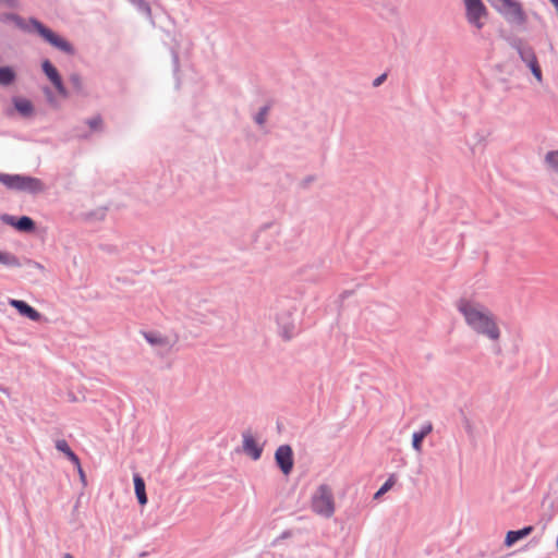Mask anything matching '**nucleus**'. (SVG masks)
<instances>
[{
	"label": "nucleus",
	"mask_w": 558,
	"mask_h": 558,
	"mask_svg": "<svg viewBox=\"0 0 558 558\" xmlns=\"http://www.w3.org/2000/svg\"><path fill=\"white\" fill-rule=\"evenodd\" d=\"M0 20L2 22H13L19 28L26 33H37L45 41L66 54L72 56L75 53V49L70 41L59 36L36 17H29L28 23H26L24 19L16 13H4L0 16Z\"/></svg>",
	"instance_id": "nucleus-1"
},
{
	"label": "nucleus",
	"mask_w": 558,
	"mask_h": 558,
	"mask_svg": "<svg viewBox=\"0 0 558 558\" xmlns=\"http://www.w3.org/2000/svg\"><path fill=\"white\" fill-rule=\"evenodd\" d=\"M0 183L8 190L25 192L31 195H38L46 191V185L40 179L26 174L0 172Z\"/></svg>",
	"instance_id": "nucleus-2"
},
{
	"label": "nucleus",
	"mask_w": 558,
	"mask_h": 558,
	"mask_svg": "<svg viewBox=\"0 0 558 558\" xmlns=\"http://www.w3.org/2000/svg\"><path fill=\"white\" fill-rule=\"evenodd\" d=\"M489 4L505 19V21L514 26L522 27L527 22L522 3L519 0H487Z\"/></svg>",
	"instance_id": "nucleus-3"
},
{
	"label": "nucleus",
	"mask_w": 558,
	"mask_h": 558,
	"mask_svg": "<svg viewBox=\"0 0 558 558\" xmlns=\"http://www.w3.org/2000/svg\"><path fill=\"white\" fill-rule=\"evenodd\" d=\"M311 508L314 513L324 518H330L335 513V497L330 486L322 484L313 493Z\"/></svg>",
	"instance_id": "nucleus-4"
},
{
	"label": "nucleus",
	"mask_w": 558,
	"mask_h": 558,
	"mask_svg": "<svg viewBox=\"0 0 558 558\" xmlns=\"http://www.w3.org/2000/svg\"><path fill=\"white\" fill-rule=\"evenodd\" d=\"M463 2L468 23L476 29H482L485 25L484 20L488 16L484 2L482 0H463Z\"/></svg>",
	"instance_id": "nucleus-5"
},
{
	"label": "nucleus",
	"mask_w": 558,
	"mask_h": 558,
	"mask_svg": "<svg viewBox=\"0 0 558 558\" xmlns=\"http://www.w3.org/2000/svg\"><path fill=\"white\" fill-rule=\"evenodd\" d=\"M470 327L477 333L496 340L499 337V329L492 316H466Z\"/></svg>",
	"instance_id": "nucleus-6"
},
{
	"label": "nucleus",
	"mask_w": 558,
	"mask_h": 558,
	"mask_svg": "<svg viewBox=\"0 0 558 558\" xmlns=\"http://www.w3.org/2000/svg\"><path fill=\"white\" fill-rule=\"evenodd\" d=\"M0 220L4 225H8L12 228H14L16 231L21 233H34L37 229L36 222L33 218L29 216H12L9 214H1Z\"/></svg>",
	"instance_id": "nucleus-7"
},
{
	"label": "nucleus",
	"mask_w": 558,
	"mask_h": 558,
	"mask_svg": "<svg viewBox=\"0 0 558 558\" xmlns=\"http://www.w3.org/2000/svg\"><path fill=\"white\" fill-rule=\"evenodd\" d=\"M41 70L44 72V74L47 76V78L51 82V84L54 86L56 90L58 92V94L63 97V98H66L69 97V90L66 89V87L64 86L63 84V81H62V77L59 73V71L57 70V68L51 63L50 60L48 59H45L43 62H41Z\"/></svg>",
	"instance_id": "nucleus-8"
},
{
	"label": "nucleus",
	"mask_w": 558,
	"mask_h": 558,
	"mask_svg": "<svg viewBox=\"0 0 558 558\" xmlns=\"http://www.w3.org/2000/svg\"><path fill=\"white\" fill-rule=\"evenodd\" d=\"M275 460L284 475L293 469V451L289 445L279 446L275 452Z\"/></svg>",
	"instance_id": "nucleus-9"
},
{
	"label": "nucleus",
	"mask_w": 558,
	"mask_h": 558,
	"mask_svg": "<svg viewBox=\"0 0 558 558\" xmlns=\"http://www.w3.org/2000/svg\"><path fill=\"white\" fill-rule=\"evenodd\" d=\"M7 305L14 307L19 314H39L34 307L25 301L15 300L5 295L0 296V311L5 312Z\"/></svg>",
	"instance_id": "nucleus-10"
},
{
	"label": "nucleus",
	"mask_w": 558,
	"mask_h": 558,
	"mask_svg": "<svg viewBox=\"0 0 558 558\" xmlns=\"http://www.w3.org/2000/svg\"><path fill=\"white\" fill-rule=\"evenodd\" d=\"M12 105L14 110L24 119L32 118L35 114V107L33 102L24 97L13 96Z\"/></svg>",
	"instance_id": "nucleus-11"
},
{
	"label": "nucleus",
	"mask_w": 558,
	"mask_h": 558,
	"mask_svg": "<svg viewBox=\"0 0 558 558\" xmlns=\"http://www.w3.org/2000/svg\"><path fill=\"white\" fill-rule=\"evenodd\" d=\"M460 314H490L487 307L483 304L477 303L468 299H460L457 304Z\"/></svg>",
	"instance_id": "nucleus-12"
},
{
	"label": "nucleus",
	"mask_w": 558,
	"mask_h": 558,
	"mask_svg": "<svg viewBox=\"0 0 558 558\" xmlns=\"http://www.w3.org/2000/svg\"><path fill=\"white\" fill-rule=\"evenodd\" d=\"M509 44L511 48L518 52L521 61L524 63L536 56L534 49L531 46L524 44L523 39L519 37L512 38Z\"/></svg>",
	"instance_id": "nucleus-13"
},
{
	"label": "nucleus",
	"mask_w": 558,
	"mask_h": 558,
	"mask_svg": "<svg viewBox=\"0 0 558 558\" xmlns=\"http://www.w3.org/2000/svg\"><path fill=\"white\" fill-rule=\"evenodd\" d=\"M243 451L253 460H258L262 456L263 448L251 433L243 434Z\"/></svg>",
	"instance_id": "nucleus-14"
},
{
	"label": "nucleus",
	"mask_w": 558,
	"mask_h": 558,
	"mask_svg": "<svg viewBox=\"0 0 558 558\" xmlns=\"http://www.w3.org/2000/svg\"><path fill=\"white\" fill-rule=\"evenodd\" d=\"M533 532V526L529 525L518 531H509L506 534L505 545L507 547L513 546L518 541L529 536Z\"/></svg>",
	"instance_id": "nucleus-15"
},
{
	"label": "nucleus",
	"mask_w": 558,
	"mask_h": 558,
	"mask_svg": "<svg viewBox=\"0 0 558 558\" xmlns=\"http://www.w3.org/2000/svg\"><path fill=\"white\" fill-rule=\"evenodd\" d=\"M17 74L13 66L1 65L0 66V86H11L16 82Z\"/></svg>",
	"instance_id": "nucleus-16"
},
{
	"label": "nucleus",
	"mask_w": 558,
	"mask_h": 558,
	"mask_svg": "<svg viewBox=\"0 0 558 558\" xmlns=\"http://www.w3.org/2000/svg\"><path fill=\"white\" fill-rule=\"evenodd\" d=\"M433 430L432 423H426L418 432H415L412 437L413 448L420 452L422 450V441L423 439L430 434Z\"/></svg>",
	"instance_id": "nucleus-17"
},
{
	"label": "nucleus",
	"mask_w": 558,
	"mask_h": 558,
	"mask_svg": "<svg viewBox=\"0 0 558 558\" xmlns=\"http://www.w3.org/2000/svg\"><path fill=\"white\" fill-rule=\"evenodd\" d=\"M134 489L140 505H146L147 495L145 490V483L144 480L138 474L134 475Z\"/></svg>",
	"instance_id": "nucleus-18"
},
{
	"label": "nucleus",
	"mask_w": 558,
	"mask_h": 558,
	"mask_svg": "<svg viewBox=\"0 0 558 558\" xmlns=\"http://www.w3.org/2000/svg\"><path fill=\"white\" fill-rule=\"evenodd\" d=\"M290 318L291 316H283V319L279 322V325L282 328L281 335L287 340L292 338L298 331L293 322Z\"/></svg>",
	"instance_id": "nucleus-19"
},
{
	"label": "nucleus",
	"mask_w": 558,
	"mask_h": 558,
	"mask_svg": "<svg viewBox=\"0 0 558 558\" xmlns=\"http://www.w3.org/2000/svg\"><path fill=\"white\" fill-rule=\"evenodd\" d=\"M56 448L63 452L74 465H78V457L72 451L64 439L57 440Z\"/></svg>",
	"instance_id": "nucleus-20"
},
{
	"label": "nucleus",
	"mask_w": 558,
	"mask_h": 558,
	"mask_svg": "<svg viewBox=\"0 0 558 558\" xmlns=\"http://www.w3.org/2000/svg\"><path fill=\"white\" fill-rule=\"evenodd\" d=\"M69 82L74 90V93L78 96H86V92L84 89L83 78L78 73H72L69 76Z\"/></svg>",
	"instance_id": "nucleus-21"
},
{
	"label": "nucleus",
	"mask_w": 558,
	"mask_h": 558,
	"mask_svg": "<svg viewBox=\"0 0 558 558\" xmlns=\"http://www.w3.org/2000/svg\"><path fill=\"white\" fill-rule=\"evenodd\" d=\"M128 1L131 4H133L140 13L144 14L154 24L151 9H150V5L148 2H146L145 0H128Z\"/></svg>",
	"instance_id": "nucleus-22"
},
{
	"label": "nucleus",
	"mask_w": 558,
	"mask_h": 558,
	"mask_svg": "<svg viewBox=\"0 0 558 558\" xmlns=\"http://www.w3.org/2000/svg\"><path fill=\"white\" fill-rule=\"evenodd\" d=\"M0 264L8 267H21L19 257L10 252L0 251Z\"/></svg>",
	"instance_id": "nucleus-23"
},
{
	"label": "nucleus",
	"mask_w": 558,
	"mask_h": 558,
	"mask_svg": "<svg viewBox=\"0 0 558 558\" xmlns=\"http://www.w3.org/2000/svg\"><path fill=\"white\" fill-rule=\"evenodd\" d=\"M525 65L530 69L535 80L541 83L543 81V72L538 64L537 57H533L530 61L525 63Z\"/></svg>",
	"instance_id": "nucleus-24"
},
{
	"label": "nucleus",
	"mask_w": 558,
	"mask_h": 558,
	"mask_svg": "<svg viewBox=\"0 0 558 558\" xmlns=\"http://www.w3.org/2000/svg\"><path fill=\"white\" fill-rule=\"evenodd\" d=\"M545 162L547 166L558 173V150H549L545 155Z\"/></svg>",
	"instance_id": "nucleus-25"
},
{
	"label": "nucleus",
	"mask_w": 558,
	"mask_h": 558,
	"mask_svg": "<svg viewBox=\"0 0 558 558\" xmlns=\"http://www.w3.org/2000/svg\"><path fill=\"white\" fill-rule=\"evenodd\" d=\"M271 106L269 104L259 108L257 113L254 116V121L258 125H263L266 122L267 116L270 111Z\"/></svg>",
	"instance_id": "nucleus-26"
},
{
	"label": "nucleus",
	"mask_w": 558,
	"mask_h": 558,
	"mask_svg": "<svg viewBox=\"0 0 558 558\" xmlns=\"http://www.w3.org/2000/svg\"><path fill=\"white\" fill-rule=\"evenodd\" d=\"M146 340L151 344H163L167 345L169 342L167 338L161 336H156L154 333H145Z\"/></svg>",
	"instance_id": "nucleus-27"
},
{
	"label": "nucleus",
	"mask_w": 558,
	"mask_h": 558,
	"mask_svg": "<svg viewBox=\"0 0 558 558\" xmlns=\"http://www.w3.org/2000/svg\"><path fill=\"white\" fill-rule=\"evenodd\" d=\"M86 124L94 131L102 126V118L98 114L86 120Z\"/></svg>",
	"instance_id": "nucleus-28"
},
{
	"label": "nucleus",
	"mask_w": 558,
	"mask_h": 558,
	"mask_svg": "<svg viewBox=\"0 0 558 558\" xmlns=\"http://www.w3.org/2000/svg\"><path fill=\"white\" fill-rule=\"evenodd\" d=\"M171 58H172L173 72H174V74H177L180 69V59H179V53L177 50H174V49L171 50Z\"/></svg>",
	"instance_id": "nucleus-29"
},
{
	"label": "nucleus",
	"mask_w": 558,
	"mask_h": 558,
	"mask_svg": "<svg viewBox=\"0 0 558 558\" xmlns=\"http://www.w3.org/2000/svg\"><path fill=\"white\" fill-rule=\"evenodd\" d=\"M0 4L4 5L10 9H15L19 7L20 1L19 0H0Z\"/></svg>",
	"instance_id": "nucleus-30"
},
{
	"label": "nucleus",
	"mask_w": 558,
	"mask_h": 558,
	"mask_svg": "<svg viewBox=\"0 0 558 558\" xmlns=\"http://www.w3.org/2000/svg\"><path fill=\"white\" fill-rule=\"evenodd\" d=\"M100 248L104 252L109 253V254H114V253L118 252L117 247L114 245H111V244H101Z\"/></svg>",
	"instance_id": "nucleus-31"
},
{
	"label": "nucleus",
	"mask_w": 558,
	"mask_h": 558,
	"mask_svg": "<svg viewBox=\"0 0 558 558\" xmlns=\"http://www.w3.org/2000/svg\"><path fill=\"white\" fill-rule=\"evenodd\" d=\"M315 181V177L314 175H307L305 177L302 182H301V186L303 189H306L311 183H313Z\"/></svg>",
	"instance_id": "nucleus-32"
},
{
	"label": "nucleus",
	"mask_w": 558,
	"mask_h": 558,
	"mask_svg": "<svg viewBox=\"0 0 558 558\" xmlns=\"http://www.w3.org/2000/svg\"><path fill=\"white\" fill-rule=\"evenodd\" d=\"M397 476L395 474L390 475L388 480H386V492L389 490L396 483Z\"/></svg>",
	"instance_id": "nucleus-33"
},
{
	"label": "nucleus",
	"mask_w": 558,
	"mask_h": 558,
	"mask_svg": "<svg viewBox=\"0 0 558 558\" xmlns=\"http://www.w3.org/2000/svg\"><path fill=\"white\" fill-rule=\"evenodd\" d=\"M75 466L77 469V472L80 474V477H81L82 482L85 484L86 483V476H85V473H84V471L82 469L81 462L78 461V465H75Z\"/></svg>",
	"instance_id": "nucleus-34"
},
{
	"label": "nucleus",
	"mask_w": 558,
	"mask_h": 558,
	"mask_svg": "<svg viewBox=\"0 0 558 558\" xmlns=\"http://www.w3.org/2000/svg\"><path fill=\"white\" fill-rule=\"evenodd\" d=\"M381 84H384V73L380 74L379 76H377L374 82H373V86L375 87H378L380 86Z\"/></svg>",
	"instance_id": "nucleus-35"
},
{
	"label": "nucleus",
	"mask_w": 558,
	"mask_h": 558,
	"mask_svg": "<svg viewBox=\"0 0 558 558\" xmlns=\"http://www.w3.org/2000/svg\"><path fill=\"white\" fill-rule=\"evenodd\" d=\"M27 264H31V265L35 266L36 268L43 269V266L39 263H37V262H33L31 259H27Z\"/></svg>",
	"instance_id": "nucleus-36"
},
{
	"label": "nucleus",
	"mask_w": 558,
	"mask_h": 558,
	"mask_svg": "<svg viewBox=\"0 0 558 558\" xmlns=\"http://www.w3.org/2000/svg\"><path fill=\"white\" fill-rule=\"evenodd\" d=\"M384 494V486H381L377 493L375 494V498H378L379 496H381Z\"/></svg>",
	"instance_id": "nucleus-37"
},
{
	"label": "nucleus",
	"mask_w": 558,
	"mask_h": 558,
	"mask_svg": "<svg viewBox=\"0 0 558 558\" xmlns=\"http://www.w3.org/2000/svg\"><path fill=\"white\" fill-rule=\"evenodd\" d=\"M532 15L534 16V19H536L537 21H542V17L538 13L536 12H533Z\"/></svg>",
	"instance_id": "nucleus-38"
},
{
	"label": "nucleus",
	"mask_w": 558,
	"mask_h": 558,
	"mask_svg": "<svg viewBox=\"0 0 558 558\" xmlns=\"http://www.w3.org/2000/svg\"><path fill=\"white\" fill-rule=\"evenodd\" d=\"M350 294H351V292H349V291H344V292L342 293V295H341V296H342V299H344V298H347V296H348V295H350Z\"/></svg>",
	"instance_id": "nucleus-39"
},
{
	"label": "nucleus",
	"mask_w": 558,
	"mask_h": 558,
	"mask_svg": "<svg viewBox=\"0 0 558 558\" xmlns=\"http://www.w3.org/2000/svg\"><path fill=\"white\" fill-rule=\"evenodd\" d=\"M549 2L555 7L558 4V0H549Z\"/></svg>",
	"instance_id": "nucleus-40"
},
{
	"label": "nucleus",
	"mask_w": 558,
	"mask_h": 558,
	"mask_svg": "<svg viewBox=\"0 0 558 558\" xmlns=\"http://www.w3.org/2000/svg\"><path fill=\"white\" fill-rule=\"evenodd\" d=\"M549 2L555 7L558 4V0H549Z\"/></svg>",
	"instance_id": "nucleus-41"
},
{
	"label": "nucleus",
	"mask_w": 558,
	"mask_h": 558,
	"mask_svg": "<svg viewBox=\"0 0 558 558\" xmlns=\"http://www.w3.org/2000/svg\"><path fill=\"white\" fill-rule=\"evenodd\" d=\"M32 319H38L40 316H35V315H32L29 316Z\"/></svg>",
	"instance_id": "nucleus-42"
},
{
	"label": "nucleus",
	"mask_w": 558,
	"mask_h": 558,
	"mask_svg": "<svg viewBox=\"0 0 558 558\" xmlns=\"http://www.w3.org/2000/svg\"><path fill=\"white\" fill-rule=\"evenodd\" d=\"M64 558H73V557H72V555H70V554H65V555H64Z\"/></svg>",
	"instance_id": "nucleus-43"
},
{
	"label": "nucleus",
	"mask_w": 558,
	"mask_h": 558,
	"mask_svg": "<svg viewBox=\"0 0 558 558\" xmlns=\"http://www.w3.org/2000/svg\"><path fill=\"white\" fill-rule=\"evenodd\" d=\"M45 93H46V94L50 93V89H49L48 87H47V88H45Z\"/></svg>",
	"instance_id": "nucleus-44"
}]
</instances>
